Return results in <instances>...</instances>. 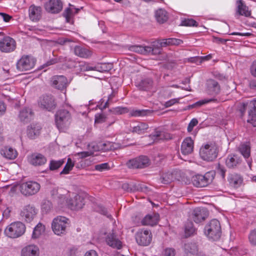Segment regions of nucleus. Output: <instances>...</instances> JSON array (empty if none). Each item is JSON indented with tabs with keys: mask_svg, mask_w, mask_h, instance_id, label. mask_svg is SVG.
Wrapping results in <instances>:
<instances>
[{
	"mask_svg": "<svg viewBox=\"0 0 256 256\" xmlns=\"http://www.w3.org/2000/svg\"><path fill=\"white\" fill-rule=\"evenodd\" d=\"M65 202L64 206L76 211L81 210L85 204L84 196L76 193H70L66 199L65 197Z\"/></svg>",
	"mask_w": 256,
	"mask_h": 256,
	"instance_id": "1",
	"label": "nucleus"
},
{
	"mask_svg": "<svg viewBox=\"0 0 256 256\" xmlns=\"http://www.w3.org/2000/svg\"><path fill=\"white\" fill-rule=\"evenodd\" d=\"M204 234L210 240H218L221 235V227L219 221L216 219L210 220L205 226Z\"/></svg>",
	"mask_w": 256,
	"mask_h": 256,
	"instance_id": "2",
	"label": "nucleus"
},
{
	"mask_svg": "<svg viewBox=\"0 0 256 256\" xmlns=\"http://www.w3.org/2000/svg\"><path fill=\"white\" fill-rule=\"evenodd\" d=\"M25 225L20 222H16L8 226L4 230L5 235L12 238H18L25 232Z\"/></svg>",
	"mask_w": 256,
	"mask_h": 256,
	"instance_id": "3",
	"label": "nucleus"
},
{
	"mask_svg": "<svg viewBox=\"0 0 256 256\" xmlns=\"http://www.w3.org/2000/svg\"><path fill=\"white\" fill-rule=\"evenodd\" d=\"M69 220L62 216H58L54 218L52 222V228L54 232L58 236L64 234L68 226Z\"/></svg>",
	"mask_w": 256,
	"mask_h": 256,
	"instance_id": "4",
	"label": "nucleus"
},
{
	"mask_svg": "<svg viewBox=\"0 0 256 256\" xmlns=\"http://www.w3.org/2000/svg\"><path fill=\"white\" fill-rule=\"evenodd\" d=\"M200 154L204 160L212 161L218 156L217 146L212 143L204 144L200 148Z\"/></svg>",
	"mask_w": 256,
	"mask_h": 256,
	"instance_id": "5",
	"label": "nucleus"
},
{
	"mask_svg": "<svg viewBox=\"0 0 256 256\" xmlns=\"http://www.w3.org/2000/svg\"><path fill=\"white\" fill-rule=\"evenodd\" d=\"M70 116L66 110H60L56 114L55 120L57 128L59 130L68 126L70 124Z\"/></svg>",
	"mask_w": 256,
	"mask_h": 256,
	"instance_id": "6",
	"label": "nucleus"
},
{
	"mask_svg": "<svg viewBox=\"0 0 256 256\" xmlns=\"http://www.w3.org/2000/svg\"><path fill=\"white\" fill-rule=\"evenodd\" d=\"M213 178L211 173L208 172L204 175L196 174L192 178V182L193 185L196 187H204L211 182Z\"/></svg>",
	"mask_w": 256,
	"mask_h": 256,
	"instance_id": "7",
	"label": "nucleus"
},
{
	"mask_svg": "<svg viewBox=\"0 0 256 256\" xmlns=\"http://www.w3.org/2000/svg\"><path fill=\"white\" fill-rule=\"evenodd\" d=\"M35 59L30 56L24 55L17 62L16 68L21 71H26L32 69L35 64Z\"/></svg>",
	"mask_w": 256,
	"mask_h": 256,
	"instance_id": "8",
	"label": "nucleus"
},
{
	"mask_svg": "<svg viewBox=\"0 0 256 256\" xmlns=\"http://www.w3.org/2000/svg\"><path fill=\"white\" fill-rule=\"evenodd\" d=\"M39 106L42 109L52 112L56 106L54 97L52 95H44L41 96L38 102Z\"/></svg>",
	"mask_w": 256,
	"mask_h": 256,
	"instance_id": "9",
	"label": "nucleus"
},
{
	"mask_svg": "<svg viewBox=\"0 0 256 256\" xmlns=\"http://www.w3.org/2000/svg\"><path fill=\"white\" fill-rule=\"evenodd\" d=\"M150 164L149 158L144 156H141L129 160L126 165L131 168H143L148 166Z\"/></svg>",
	"mask_w": 256,
	"mask_h": 256,
	"instance_id": "10",
	"label": "nucleus"
},
{
	"mask_svg": "<svg viewBox=\"0 0 256 256\" xmlns=\"http://www.w3.org/2000/svg\"><path fill=\"white\" fill-rule=\"evenodd\" d=\"M40 188V184L38 182L33 181L24 182L20 186L21 192L26 196L36 194L39 191Z\"/></svg>",
	"mask_w": 256,
	"mask_h": 256,
	"instance_id": "11",
	"label": "nucleus"
},
{
	"mask_svg": "<svg viewBox=\"0 0 256 256\" xmlns=\"http://www.w3.org/2000/svg\"><path fill=\"white\" fill-rule=\"evenodd\" d=\"M136 240L139 245L146 246L150 243L152 235L147 230H140L136 234Z\"/></svg>",
	"mask_w": 256,
	"mask_h": 256,
	"instance_id": "12",
	"label": "nucleus"
},
{
	"mask_svg": "<svg viewBox=\"0 0 256 256\" xmlns=\"http://www.w3.org/2000/svg\"><path fill=\"white\" fill-rule=\"evenodd\" d=\"M16 48V42L14 39L8 36H4L0 40V50L4 52H10Z\"/></svg>",
	"mask_w": 256,
	"mask_h": 256,
	"instance_id": "13",
	"label": "nucleus"
},
{
	"mask_svg": "<svg viewBox=\"0 0 256 256\" xmlns=\"http://www.w3.org/2000/svg\"><path fill=\"white\" fill-rule=\"evenodd\" d=\"M66 191L62 188H54L50 191V194L58 206L62 208L65 204Z\"/></svg>",
	"mask_w": 256,
	"mask_h": 256,
	"instance_id": "14",
	"label": "nucleus"
},
{
	"mask_svg": "<svg viewBox=\"0 0 256 256\" xmlns=\"http://www.w3.org/2000/svg\"><path fill=\"white\" fill-rule=\"evenodd\" d=\"M131 51L143 54H156L160 52V48H152L150 46H142L140 45L132 46L130 47Z\"/></svg>",
	"mask_w": 256,
	"mask_h": 256,
	"instance_id": "15",
	"label": "nucleus"
},
{
	"mask_svg": "<svg viewBox=\"0 0 256 256\" xmlns=\"http://www.w3.org/2000/svg\"><path fill=\"white\" fill-rule=\"evenodd\" d=\"M105 242L110 246L120 250L122 247V244L114 232L106 234Z\"/></svg>",
	"mask_w": 256,
	"mask_h": 256,
	"instance_id": "16",
	"label": "nucleus"
},
{
	"mask_svg": "<svg viewBox=\"0 0 256 256\" xmlns=\"http://www.w3.org/2000/svg\"><path fill=\"white\" fill-rule=\"evenodd\" d=\"M208 216L207 210L202 208H196L193 210L190 218L196 223H199L205 220Z\"/></svg>",
	"mask_w": 256,
	"mask_h": 256,
	"instance_id": "17",
	"label": "nucleus"
},
{
	"mask_svg": "<svg viewBox=\"0 0 256 256\" xmlns=\"http://www.w3.org/2000/svg\"><path fill=\"white\" fill-rule=\"evenodd\" d=\"M37 210L30 205L26 206L20 212V216L24 218L26 221L30 222L35 217L37 214Z\"/></svg>",
	"mask_w": 256,
	"mask_h": 256,
	"instance_id": "18",
	"label": "nucleus"
},
{
	"mask_svg": "<svg viewBox=\"0 0 256 256\" xmlns=\"http://www.w3.org/2000/svg\"><path fill=\"white\" fill-rule=\"evenodd\" d=\"M42 16V8L40 6L32 4L29 7L28 16L32 21L36 22L41 18Z\"/></svg>",
	"mask_w": 256,
	"mask_h": 256,
	"instance_id": "19",
	"label": "nucleus"
},
{
	"mask_svg": "<svg viewBox=\"0 0 256 256\" xmlns=\"http://www.w3.org/2000/svg\"><path fill=\"white\" fill-rule=\"evenodd\" d=\"M62 4L60 0H50L45 4V8L49 12H59L62 9Z\"/></svg>",
	"mask_w": 256,
	"mask_h": 256,
	"instance_id": "20",
	"label": "nucleus"
},
{
	"mask_svg": "<svg viewBox=\"0 0 256 256\" xmlns=\"http://www.w3.org/2000/svg\"><path fill=\"white\" fill-rule=\"evenodd\" d=\"M239 152L246 160L247 163L250 168L252 167V160H247L250 155V147L248 143H242L238 147Z\"/></svg>",
	"mask_w": 256,
	"mask_h": 256,
	"instance_id": "21",
	"label": "nucleus"
},
{
	"mask_svg": "<svg viewBox=\"0 0 256 256\" xmlns=\"http://www.w3.org/2000/svg\"><path fill=\"white\" fill-rule=\"evenodd\" d=\"M53 86L58 89L62 90L65 89L68 85V80L63 76H54L52 78Z\"/></svg>",
	"mask_w": 256,
	"mask_h": 256,
	"instance_id": "22",
	"label": "nucleus"
},
{
	"mask_svg": "<svg viewBox=\"0 0 256 256\" xmlns=\"http://www.w3.org/2000/svg\"><path fill=\"white\" fill-rule=\"evenodd\" d=\"M148 128V125L144 122H135L130 126L132 132L138 134H143L147 132Z\"/></svg>",
	"mask_w": 256,
	"mask_h": 256,
	"instance_id": "23",
	"label": "nucleus"
},
{
	"mask_svg": "<svg viewBox=\"0 0 256 256\" xmlns=\"http://www.w3.org/2000/svg\"><path fill=\"white\" fill-rule=\"evenodd\" d=\"M28 161L34 166H41L46 162V158L40 154L34 153L28 156Z\"/></svg>",
	"mask_w": 256,
	"mask_h": 256,
	"instance_id": "24",
	"label": "nucleus"
},
{
	"mask_svg": "<svg viewBox=\"0 0 256 256\" xmlns=\"http://www.w3.org/2000/svg\"><path fill=\"white\" fill-rule=\"evenodd\" d=\"M194 142L191 138L188 137L182 142L181 145V152L184 155L191 154L193 151Z\"/></svg>",
	"mask_w": 256,
	"mask_h": 256,
	"instance_id": "25",
	"label": "nucleus"
},
{
	"mask_svg": "<svg viewBox=\"0 0 256 256\" xmlns=\"http://www.w3.org/2000/svg\"><path fill=\"white\" fill-rule=\"evenodd\" d=\"M21 256H39V248L34 244H30L23 248Z\"/></svg>",
	"mask_w": 256,
	"mask_h": 256,
	"instance_id": "26",
	"label": "nucleus"
},
{
	"mask_svg": "<svg viewBox=\"0 0 256 256\" xmlns=\"http://www.w3.org/2000/svg\"><path fill=\"white\" fill-rule=\"evenodd\" d=\"M228 182L232 187L238 188L242 184L243 178L239 174L236 173L231 174L228 176Z\"/></svg>",
	"mask_w": 256,
	"mask_h": 256,
	"instance_id": "27",
	"label": "nucleus"
},
{
	"mask_svg": "<svg viewBox=\"0 0 256 256\" xmlns=\"http://www.w3.org/2000/svg\"><path fill=\"white\" fill-rule=\"evenodd\" d=\"M0 154L8 160H14L18 156L17 151L9 146H5L0 150Z\"/></svg>",
	"mask_w": 256,
	"mask_h": 256,
	"instance_id": "28",
	"label": "nucleus"
},
{
	"mask_svg": "<svg viewBox=\"0 0 256 256\" xmlns=\"http://www.w3.org/2000/svg\"><path fill=\"white\" fill-rule=\"evenodd\" d=\"M236 14L238 16H244L246 17L249 16L251 12L248 10V8L243 2L242 0H238L236 2Z\"/></svg>",
	"mask_w": 256,
	"mask_h": 256,
	"instance_id": "29",
	"label": "nucleus"
},
{
	"mask_svg": "<svg viewBox=\"0 0 256 256\" xmlns=\"http://www.w3.org/2000/svg\"><path fill=\"white\" fill-rule=\"evenodd\" d=\"M242 162L241 158L236 154L228 155L226 160V164L229 168H234Z\"/></svg>",
	"mask_w": 256,
	"mask_h": 256,
	"instance_id": "30",
	"label": "nucleus"
},
{
	"mask_svg": "<svg viewBox=\"0 0 256 256\" xmlns=\"http://www.w3.org/2000/svg\"><path fill=\"white\" fill-rule=\"evenodd\" d=\"M74 52L76 56L85 58H90L92 54L90 50L78 46L74 47Z\"/></svg>",
	"mask_w": 256,
	"mask_h": 256,
	"instance_id": "31",
	"label": "nucleus"
},
{
	"mask_svg": "<svg viewBox=\"0 0 256 256\" xmlns=\"http://www.w3.org/2000/svg\"><path fill=\"white\" fill-rule=\"evenodd\" d=\"M159 215L158 214L146 215L142 220V223L143 225L154 226L156 224L158 220Z\"/></svg>",
	"mask_w": 256,
	"mask_h": 256,
	"instance_id": "32",
	"label": "nucleus"
},
{
	"mask_svg": "<svg viewBox=\"0 0 256 256\" xmlns=\"http://www.w3.org/2000/svg\"><path fill=\"white\" fill-rule=\"evenodd\" d=\"M207 88L211 94H217L220 92V86L218 82L214 80H209L206 82Z\"/></svg>",
	"mask_w": 256,
	"mask_h": 256,
	"instance_id": "33",
	"label": "nucleus"
},
{
	"mask_svg": "<svg viewBox=\"0 0 256 256\" xmlns=\"http://www.w3.org/2000/svg\"><path fill=\"white\" fill-rule=\"evenodd\" d=\"M183 250L186 254H196L198 251L197 244L194 242H188L183 246Z\"/></svg>",
	"mask_w": 256,
	"mask_h": 256,
	"instance_id": "34",
	"label": "nucleus"
},
{
	"mask_svg": "<svg viewBox=\"0 0 256 256\" xmlns=\"http://www.w3.org/2000/svg\"><path fill=\"white\" fill-rule=\"evenodd\" d=\"M252 106L248 112V122L250 123L254 126H256V100L252 102Z\"/></svg>",
	"mask_w": 256,
	"mask_h": 256,
	"instance_id": "35",
	"label": "nucleus"
},
{
	"mask_svg": "<svg viewBox=\"0 0 256 256\" xmlns=\"http://www.w3.org/2000/svg\"><path fill=\"white\" fill-rule=\"evenodd\" d=\"M155 17L159 23L163 24L168 19V12L162 8H159L155 12Z\"/></svg>",
	"mask_w": 256,
	"mask_h": 256,
	"instance_id": "36",
	"label": "nucleus"
},
{
	"mask_svg": "<svg viewBox=\"0 0 256 256\" xmlns=\"http://www.w3.org/2000/svg\"><path fill=\"white\" fill-rule=\"evenodd\" d=\"M153 82L150 78H146L142 80L136 86L142 90H148L152 88Z\"/></svg>",
	"mask_w": 256,
	"mask_h": 256,
	"instance_id": "37",
	"label": "nucleus"
},
{
	"mask_svg": "<svg viewBox=\"0 0 256 256\" xmlns=\"http://www.w3.org/2000/svg\"><path fill=\"white\" fill-rule=\"evenodd\" d=\"M32 114L30 108H24L20 111L19 118L22 122H28L31 118Z\"/></svg>",
	"mask_w": 256,
	"mask_h": 256,
	"instance_id": "38",
	"label": "nucleus"
},
{
	"mask_svg": "<svg viewBox=\"0 0 256 256\" xmlns=\"http://www.w3.org/2000/svg\"><path fill=\"white\" fill-rule=\"evenodd\" d=\"M40 127L38 126H31L27 130L28 136L32 139L35 138L40 132Z\"/></svg>",
	"mask_w": 256,
	"mask_h": 256,
	"instance_id": "39",
	"label": "nucleus"
},
{
	"mask_svg": "<svg viewBox=\"0 0 256 256\" xmlns=\"http://www.w3.org/2000/svg\"><path fill=\"white\" fill-rule=\"evenodd\" d=\"M45 231V226L42 223L39 222L34 227L32 234V238L36 239L42 235Z\"/></svg>",
	"mask_w": 256,
	"mask_h": 256,
	"instance_id": "40",
	"label": "nucleus"
},
{
	"mask_svg": "<svg viewBox=\"0 0 256 256\" xmlns=\"http://www.w3.org/2000/svg\"><path fill=\"white\" fill-rule=\"evenodd\" d=\"M152 111L150 110H132L130 112L131 116L138 117L148 116L152 113Z\"/></svg>",
	"mask_w": 256,
	"mask_h": 256,
	"instance_id": "41",
	"label": "nucleus"
},
{
	"mask_svg": "<svg viewBox=\"0 0 256 256\" xmlns=\"http://www.w3.org/2000/svg\"><path fill=\"white\" fill-rule=\"evenodd\" d=\"M182 42V41L180 39L169 38L163 40L160 44L161 46H166L169 45H179Z\"/></svg>",
	"mask_w": 256,
	"mask_h": 256,
	"instance_id": "42",
	"label": "nucleus"
},
{
	"mask_svg": "<svg viewBox=\"0 0 256 256\" xmlns=\"http://www.w3.org/2000/svg\"><path fill=\"white\" fill-rule=\"evenodd\" d=\"M174 179L172 172H168L162 174L160 178L161 182L164 184H168L171 182Z\"/></svg>",
	"mask_w": 256,
	"mask_h": 256,
	"instance_id": "43",
	"label": "nucleus"
},
{
	"mask_svg": "<svg viewBox=\"0 0 256 256\" xmlns=\"http://www.w3.org/2000/svg\"><path fill=\"white\" fill-rule=\"evenodd\" d=\"M112 68V64L110 63H103L96 65V71L100 72H106L110 70Z\"/></svg>",
	"mask_w": 256,
	"mask_h": 256,
	"instance_id": "44",
	"label": "nucleus"
},
{
	"mask_svg": "<svg viewBox=\"0 0 256 256\" xmlns=\"http://www.w3.org/2000/svg\"><path fill=\"white\" fill-rule=\"evenodd\" d=\"M196 232V228L192 222H188L185 226V234L186 236L192 235Z\"/></svg>",
	"mask_w": 256,
	"mask_h": 256,
	"instance_id": "45",
	"label": "nucleus"
},
{
	"mask_svg": "<svg viewBox=\"0 0 256 256\" xmlns=\"http://www.w3.org/2000/svg\"><path fill=\"white\" fill-rule=\"evenodd\" d=\"M52 208V203L48 200H44L42 204V212L46 214L50 212Z\"/></svg>",
	"mask_w": 256,
	"mask_h": 256,
	"instance_id": "46",
	"label": "nucleus"
},
{
	"mask_svg": "<svg viewBox=\"0 0 256 256\" xmlns=\"http://www.w3.org/2000/svg\"><path fill=\"white\" fill-rule=\"evenodd\" d=\"M80 67V70L82 72H86L89 70H96V66H92L88 64L82 62L78 64Z\"/></svg>",
	"mask_w": 256,
	"mask_h": 256,
	"instance_id": "47",
	"label": "nucleus"
},
{
	"mask_svg": "<svg viewBox=\"0 0 256 256\" xmlns=\"http://www.w3.org/2000/svg\"><path fill=\"white\" fill-rule=\"evenodd\" d=\"M64 164V161L62 160H52L50 162L49 164V168L50 170H54L60 168Z\"/></svg>",
	"mask_w": 256,
	"mask_h": 256,
	"instance_id": "48",
	"label": "nucleus"
},
{
	"mask_svg": "<svg viewBox=\"0 0 256 256\" xmlns=\"http://www.w3.org/2000/svg\"><path fill=\"white\" fill-rule=\"evenodd\" d=\"M74 166V164L72 160L70 158L68 159L67 163L64 167L63 170L60 172V174H67L71 170Z\"/></svg>",
	"mask_w": 256,
	"mask_h": 256,
	"instance_id": "49",
	"label": "nucleus"
},
{
	"mask_svg": "<svg viewBox=\"0 0 256 256\" xmlns=\"http://www.w3.org/2000/svg\"><path fill=\"white\" fill-rule=\"evenodd\" d=\"M74 10L72 8H67L64 13V16L68 22H70L72 18L74 16Z\"/></svg>",
	"mask_w": 256,
	"mask_h": 256,
	"instance_id": "50",
	"label": "nucleus"
},
{
	"mask_svg": "<svg viewBox=\"0 0 256 256\" xmlns=\"http://www.w3.org/2000/svg\"><path fill=\"white\" fill-rule=\"evenodd\" d=\"M181 24L186 26H198V23L192 18H188L182 20Z\"/></svg>",
	"mask_w": 256,
	"mask_h": 256,
	"instance_id": "51",
	"label": "nucleus"
},
{
	"mask_svg": "<svg viewBox=\"0 0 256 256\" xmlns=\"http://www.w3.org/2000/svg\"><path fill=\"white\" fill-rule=\"evenodd\" d=\"M110 167L108 163H102L94 166L95 170L98 172H103L110 170Z\"/></svg>",
	"mask_w": 256,
	"mask_h": 256,
	"instance_id": "52",
	"label": "nucleus"
},
{
	"mask_svg": "<svg viewBox=\"0 0 256 256\" xmlns=\"http://www.w3.org/2000/svg\"><path fill=\"white\" fill-rule=\"evenodd\" d=\"M212 101H213V99L212 98L202 100L192 104L190 106L191 108L200 107Z\"/></svg>",
	"mask_w": 256,
	"mask_h": 256,
	"instance_id": "53",
	"label": "nucleus"
},
{
	"mask_svg": "<svg viewBox=\"0 0 256 256\" xmlns=\"http://www.w3.org/2000/svg\"><path fill=\"white\" fill-rule=\"evenodd\" d=\"M176 254L175 250L174 248H165L162 252L164 256H174Z\"/></svg>",
	"mask_w": 256,
	"mask_h": 256,
	"instance_id": "54",
	"label": "nucleus"
},
{
	"mask_svg": "<svg viewBox=\"0 0 256 256\" xmlns=\"http://www.w3.org/2000/svg\"><path fill=\"white\" fill-rule=\"evenodd\" d=\"M180 98H172L168 101H166L164 104L165 108H169L174 106V104L179 102Z\"/></svg>",
	"mask_w": 256,
	"mask_h": 256,
	"instance_id": "55",
	"label": "nucleus"
},
{
	"mask_svg": "<svg viewBox=\"0 0 256 256\" xmlns=\"http://www.w3.org/2000/svg\"><path fill=\"white\" fill-rule=\"evenodd\" d=\"M249 240L254 245H256V229L251 231L249 235Z\"/></svg>",
	"mask_w": 256,
	"mask_h": 256,
	"instance_id": "56",
	"label": "nucleus"
},
{
	"mask_svg": "<svg viewBox=\"0 0 256 256\" xmlns=\"http://www.w3.org/2000/svg\"><path fill=\"white\" fill-rule=\"evenodd\" d=\"M128 110L127 108L117 107L114 109V112L117 114H123L128 112Z\"/></svg>",
	"mask_w": 256,
	"mask_h": 256,
	"instance_id": "57",
	"label": "nucleus"
},
{
	"mask_svg": "<svg viewBox=\"0 0 256 256\" xmlns=\"http://www.w3.org/2000/svg\"><path fill=\"white\" fill-rule=\"evenodd\" d=\"M106 116L102 114H96L95 116V122L102 123L106 121Z\"/></svg>",
	"mask_w": 256,
	"mask_h": 256,
	"instance_id": "58",
	"label": "nucleus"
},
{
	"mask_svg": "<svg viewBox=\"0 0 256 256\" xmlns=\"http://www.w3.org/2000/svg\"><path fill=\"white\" fill-rule=\"evenodd\" d=\"M198 124V121L196 118H192L188 124V131L190 132L194 126Z\"/></svg>",
	"mask_w": 256,
	"mask_h": 256,
	"instance_id": "59",
	"label": "nucleus"
},
{
	"mask_svg": "<svg viewBox=\"0 0 256 256\" xmlns=\"http://www.w3.org/2000/svg\"><path fill=\"white\" fill-rule=\"evenodd\" d=\"M93 153V151L89 150L88 152H78L76 154V155L79 156L81 158H83L92 155Z\"/></svg>",
	"mask_w": 256,
	"mask_h": 256,
	"instance_id": "60",
	"label": "nucleus"
},
{
	"mask_svg": "<svg viewBox=\"0 0 256 256\" xmlns=\"http://www.w3.org/2000/svg\"><path fill=\"white\" fill-rule=\"evenodd\" d=\"M218 172L220 174L222 178H225V174H226V169L224 168L221 166L220 164H218Z\"/></svg>",
	"mask_w": 256,
	"mask_h": 256,
	"instance_id": "61",
	"label": "nucleus"
},
{
	"mask_svg": "<svg viewBox=\"0 0 256 256\" xmlns=\"http://www.w3.org/2000/svg\"><path fill=\"white\" fill-rule=\"evenodd\" d=\"M103 148L105 150H110L114 148V146L112 142H106L102 144Z\"/></svg>",
	"mask_w": 256,
	"mask_h": 256,
	"instance_id": "62",
	"label": "nucleus"
},
{
	"mask_svg": "<svg viewBox=\"0 0 256 256\" xmlns=\"http://www.w3.org/2000/svg\"><path fill=\"white\" fill-rule=\"evenodd\" d=\"M78 253V248L76 247L72 246L69 249V254L70 256H76Z\"/></svg>",
	"mask_w": 256,
	"mask_h": 256,
	"instance_id": "63",
	"label": "nucleus"
},
{
	"mask_svg": "<svg viewBox=\"0 0 256 256\" xmlns=\"http://www.w3.org/2000/svg\"><path fill=\"white\" fill-rule=\"evenodd\" d=\"M250 72L252 76L256 78V60L253 62L250 67Z\"/></svg>",
	"mask_w": 256,
	"mask_h": 256,
	"instance_id": "64",
	"label": "nucleus"
}]
</instances>
